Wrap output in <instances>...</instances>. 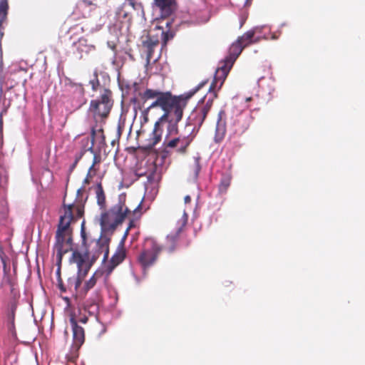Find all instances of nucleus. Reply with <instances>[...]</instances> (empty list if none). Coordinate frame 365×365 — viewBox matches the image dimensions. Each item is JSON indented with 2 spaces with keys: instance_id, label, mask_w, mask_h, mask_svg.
Segmentation results:
<instances>
[{
  "instance_id": "f257e3e1",
  "label": "nucleus",
  "mask_w": 365,
  "mask_h": 365,
  "mask_svg": "<svg viewBox=\"0 0 365 365\" xmlns=\"http://www.w3.org/2000/svg\"><path fill=\"white\" fill-rule=\"evenodd\" d=\"M207 81H204L199 83L195 88L189 91L185 97L182 96H173L169 91L162 92L159 90L147 88L140 94L141 98L146 101L149 99L155 101L150 106L149 108H160L163 111V114L155 123L152 133L150 134L147 143L144 145L145 150H151L156 144H158L162 138L163 132V125L167 124V130L168 134H175L178 133V123L182 120L184 110L187 107V101L193 95H195L200 89H201Z\"/></svg>"
},
{
  "instance_id": "f03ea898",
  "label": "nucleus",
  "mask_w": 365,
  "mask_h": 365,
  "mask_svg": "<svg viewBox=\"0 0 365 365\" xmlns=\"http://www.w3.org/2000/svg\"><path fill=\"white\" fill-rule=\"evenodd\" d=\"M110 242L109 237L101 235L95 242L93 248H87L83 254L77 250L73 251L70 262L77 265L78 276L73 279L70 278L68 283L71 287L73 286L75 290L80 287L82 279L87 274L93 264L101 255L103 254V261L108 259Z\"/></svg>"
},
{
  "instance_id": "7ed1b4c3",
  "label": "nucleus",
  "mask_w": 365,
  "mask_h": 365,
  "mask_svg": "<svg viewBox=\"0 0 365 365\" xmlns=\"http://www.w3.org/2000/svg\"><path fill=\"white\" fill-rule=\"evenodd\" d=\"M71 211V205H64V213L60 216L56 232L54 250L56 251V263L58 266V272L60 271L63 256L72 250L71 224L73 217Z\"/></svg>"
},
{
  "instance_id": "20e7f679",
  "label": "nucleus",
  "mask_w": 365,
  "mask_h": 365,
  "mask_svg": "<svg viewBox=\"0 0 365 365\" xmlns=\"http://www.w3.org/2000/svg\"><path fill=\"white\" fill-rule=\"evenodd\" d=\"M125 196H120L118 203L101 213L100 217L101 235L106 236V234L108 232L112 234L131 212V210L125 204Z\"/></svg>"
},
{
  "instance_id": "39448f33",
  "label": "nucleus",
  "mask_w": 365,
  "mask_h": 365,
  "mask_svg": "<svg viewBox=\"0 0 365 365\" xmlns=\"http://www.w3.org/2000/svg\"><path fill=\"white\" fill-rule=\"evenodd\" d=\"M216 88L217 87L211 91L209 89L210 96H205L197 103L187 118L185 129H189L190 127L193 128L194 131L200 129L212 107L214 99L217 97Z\"/></svg>"
},
{
  "instance_id": "423d86ee",
  "label": "nucleus",
  "mask_w": 365,
  "mask_h": 365,
  "mask_svg": "<svg viewBox=\"0 0 365 365\" xmlns=\"http://www.w3.org/2000/svg\"><path fill=\"white\" fill-rule=\"evenodd\" d=\"M243 49L244 48L237 41L231 45L228 56H226L223 61L220 62L219 66L215 71L213 81L210 86V91L217 86L218 90L222 87L234 63Z\"/></svg>"
},
{
  "instance_id": "0eeeda50",
  "label": "nucleus",
  "mask_w": 365,
  "mask_h": 365,
  "mask_svg": "<svg viewBox=\"0 0 365 365\" xmlns=\"http://www.w3.org/2000/svg\"><path fill=\"white\" fill-rule=\"evenodd\" d=\"M194 128L190 127L189 129H185L183 133L179 132L175 134H168L166 129V136L163 142V147L166 152L169 150H174L179 154H185L187 152V148L195 138Z\"/></svg>"
},
{
  "instance_id": "6e6552de",
  "label": "nucleus",
  "mask_w": 365,
  "mask_h": 365,
  "mask_svg": "<svg viewBox=\"0 0 365 365\" xmlns=\"http://www.w3.org/2000/svg\"><path fill=\"white\" fill-rule=\"evenodd\" d=\"M113 105L112 92L104 89L98 98L91 101L89 110L96 121L104 120L108 117Z\"/></svg>"
},
{
  "instance_id": "1a4fd4ad",
  "label": "nucleus",
  "mask_w": 365,
  "mask_h": 365,
  "mask_svg": "<svg viewBox=\"0 0 365 365\" xmlns=\"http://www.w3.org/2000/svg\"><path fill=\"white\" fill-rule=\"evenodd\" d=\"M162 250L163 246L156 240L153 238H146L142 251L138 257V261L145 269L155 263Z\"/></svg>"
},
{
  "instance_id": "9d476101",
  "label": "nucleus",
  "mask_w": 365,
  "mask_h": 365,
  "mask_svg": "<svg viewBox=\"0 0 365 365\" xmlns=\"http://www.w3.org/2000/svg\"><path fill=\"white\" fill-rule=\"evenodd\" d=\"M85 29L79 24L71 26L68 31L70 40H72V46L81 58L83 53L88 54L96 49L95 46L88 43V40L80 36Z\"/></svg>"
},
{
  "instance_id": "9b49d317",
  "label": "nucleus",
  "mask_w": 365,
  "mask_h": 365,
  "mask_svg": "<svg viewBox=\"0 0 365 365\" xmlns=\"http://www.w3.org/2000/svg\"><path fill=\"white\" fill-rule=\"evenodd\" d=\"M113 26L119 31L129 32L132 25L131 6L123 4L115 11Z\"/></svg>"
},
{
  "instance_id": "f8f14e48",
  "label": "nucleus",
  "mask_w": 365,
  "mask_h": 365,
  "mask_svg": "<svg viewBox=\"0 0 365 365\" xmlns=\"http://www.w3.org/2000/svg\"><path fill=\"white\" fill-rule=\"evenodd\" d=\"M98 8L96 0H78L70 16L73 21L89 17L92 11Z\"/></svg>"
},
{
  "instance_id": "ddd939ff",
  "label": "nucleus",
  "mask_w": 365,
  "mask_h": 365,
  "mask_svg": "<svg viewBox=\"0 0 365 365\" xmlns=\"http://www.w3.org/2000/svg\"><path fill=\"white\" fill-rule=\"evenodd\" d=\"M187 220L188 215L184 211L181 219L178 221L180 227L178 228L177 232L175 234L168 235L166 238V242L164 247H163V250L164 249L168 253H173L176 250L178 247V240L180 238V232H181L182 227H184L187 225Z\"/></svg>"
},
{
  "instance_id": "4468645a",
  "label": "nucleus",
  "mask_w": 365,
  "mask_h": 365,
  "mask_svg": "<svg viewBox=\"0 0 365 365\" xmlns=\"http://www.w3.org/2000/svg\"><path fill=\"white\" fill-rule=\"evenodd\" d=\"M69 321L73 331V349L77 351L85 341L84 329L77 324V320L74 314H71Z\"/></svg>"
},
{
  "instance_id": "2eb2a0df",
  "label": "nucleus",
  "mask_w": 365,
  "mask_h": 365,
  "mask_svg": "<svg viewBox=\"0 0 365 365\" xmlns=\"http://www.w3.org/2000/svg\"><path fill=\"white\" fill-rule=\"evenodd\" d=\"M109 274L103 269H97L91 277L85 282L83 287V290L87 293L90 289L93 288L96 285L104 284L108 278Z\"/></svg>"
},
{
  "instance_id": "dca6fc26",
  "label": "nucleus",
  "mask_w": 365,
  "mask_h": 365,
  "mask_svg": "<svg viewBox=\"0 0 365 365\" xmlns=\"http://www.w3.org/2000/svg\"><path fill=\"white\" fill-rule=\"evenodd\" d=\"M9 6L8 0H0V71L3 68L1 39L4 35V30L7 22Z\"/></svg>"
},
{
  "instance_id": "f3484780",
  "label": "nucleus",
  "mask_w": 365,
  "mask_h": 365,
  "mask_svg": "<svg viewBox=\"0 0 365 365\" xmlns=\"http://www.w3.org/2000/svg\"><path fill=\"white\" fill-rule=\"evenodd\" d=\"M127 255L126 249L125 247L124 242L121 241L114 253L112 256L109 264H108L106 272L108 274H110V272L120 263L123 262L125 259Z\"/></svg>"
},
{
  "instance_id": "a211bd4d",
  "label": "nucleus",
  "mask_w": 365,
  "mask_h": 365,
  "mask_svg": "<svg viewBox=\"0 0 365 365\" xmlns=\"http://www.w3.org/2000/svg\"><path fill=\"white\" fill-rule=\"evenodd\" d=\"M154 1L160 11L162 18H168L176 9L175 0H154Z\"/></svg>"
},
{
  "instance_id": "6ab92c4d",
  "label": "nucleus",
  "mask_w": 365,
  "mask_h": 365,
  "mask_svg": "<svg viewBox=\"0 0 365 365\" xmlns=\"http://www.w3.org/2000/svg\"><path fill=\"white\" fill-rule=\"evenodd\" d=\"M225 117V111L221 110L218 113V118L215 130V139L217 141L221 140L225 137L226 133Z\"/></svg>"
},
{
  "instance_id": "aec40b11",
  "label": "nucleus",
  "mask_w": 365,
  "mask_h": 365,
  "mask_svg": "<svg viewBox=\"0 0 365 365\" xmlns=\"http://www.w3.org/2000/svg\"><path fill=\"white\" fill-rule=\"evenodd\" d=\"M255 30H250L245 33L242 36H240L237 41L245 48V47L259 41V38H255Z\"/></svg>"
},
{
  "instance_id": "412c9836",
  "label": "nucleus",
  "mask_w": 365,
  "mask_h": 365,
  "mask_svg": "<svg viewBox=\"0 0 365 365\" xmlns=\"http://www.w3.org/2000/svg\"><path fill=\"white\" fill-rule=\"evenodd\" d=\"M96 130L95 128H92L91 130V136L84 137L81 140V150L83 152V155L85 152L90 150L91 153H93V145H94V139H95Z\"/></svg>"
},
{
  "instance_id": "4be33fe9",
  "label": "nucleus",
  "mask_w": 365,
  "mask_h": 365,
  "mask_svg": "<svg viewBox=\"0 0 365 365\" xmlns=\"http://www.w3.org/2000/svg\"><path fill=\"white\" fill-rule=\"evenodd\" d=\"M17 307V299L15 295L9 300L6 314L8 321L14 324L15 319V313Z\"/></svg>"
},
{
  "instance_id": "5701e85b",
  "label": "nucleus",
  "mask_w": 365,
  "mask_h": 365,
  "mask_svg": "<svg viewBox=\"0 0 365 365\" xmlns=\"http://www.w3.org/2000/svg\"><path fill=\"white\" fill-rule=\"evenodd\" d=\"M95 192L97 199L98 205L101 207H105L106 205V195L102 186L101 182L96 185L95 187Z\"/></svg>"
},
{
  "instance_id": "b1692460",
  "label": "nucleus",
  "mask_w": 365,
  "mask_h": 365,
  "mask_svg": "<svg viewBox=\"0 0 365 365\" xmlns=\"http://www.w3.org/2000/svg\"><path fill=\"white\" fill-rule=\"evenodd\" d=\"M145 175L147 176V183L150 185L158 183L160 179V174L157 172L155 166H153V169Z\"/></svg>"
},
{
  "instance_id": "393cba45",
  "label": "nucleus",
  "mask_w": 365,
  "mask_h": 365,
  "mask_svg": "<svg viewBox=\"0 0 365 365\" xmlns=\"http://www.w3.org/2000/svg\"><path fill=\"white\" fill-rule=\"evenodd\" d=\"M155 31H158L159 34L160 35V38L163 41V43L164 45L167 43V42L173 38L174 34L171 31H165L161 27L156 26L155 28Z\"/></svg>"
},
{
  "instance_id": "a878e982",
  "label": "nucleus",
  "mask_w": 365,
  "mask_h": 365,
  "mask_svg": "<svg viewBox=\"0 0 365 365\" xmlns=\"http://www.w3.org/2000/svg\"><path fill=\"white\" fill-rule=\"evenodd\" d=\"M64 205H66L63 204V206ZM69 205H71V210H72L71 213L73 217V220L71 221V222L76 220L77 219L83 217L84 210H83V207L82 205H75L74 204H70Z\"/></svg>"
},
{
  "instance_id": "bb28decb",
  "label": "nucleus",
  "mask_w": 365,
  "mask_h": 365,
  "mask_svg": "<svg viewBox=\"0 0 365 365\" xmlns=\"http://www.w3.org/2000/svg\"><path fill=\"white\" fill-rule=\"evenodd\" d=\"M143 45L147 49L146 58L147 61L149 63L153 58L154 49L157 47V40L150 43L143 41Z\"/></svg>"
},
{
  "instance_id": "cd10ccee",
  "label": "nucleus",
  "mask_w": 365,
  "mask_h": 365,
  "mask_svg": "<svg viewBox=\"0 0 365 365\" xmlns=\"http://www.w3.org/2000/svg\"><path fill=\"white\" fill-rule=\"evenodd\" d=\"M160 39H161L160 35L159 34V33H158V31H155L154 29L153 30L149 31L147 36V39L144 41L147 43H150L152 41H154L155 40H157L158 46L159 45Z\"/></svg>"
},
{
  "instance_id": "c85d7f7f",
  "label": "nucleus",
  "mask_w": 365,
  "mask_h": 365,
  "mask_svg": "<svg viewBox=\"0 0 365 365\" xmlns=\"http://www.w3.org/2000/svg\"><path fill=\"white\" fill-rule=\"evenodd\" d=\"M98 310V306L96 304H91L90 306H84L83 312L88 314V315L91 316L95 314V312Z\"/></svg>"
},
{
  "instance_id": "c756f323",
  "label": "nucleus",
  "mask_w": 365,
  "mask_h": 365,
  "mask_svg": "<svg viewBox=\"0 0 365 365\" xmlns=\"http://www.w3.org/2000/svg\"><path fill=\"white\" fill-rule=\"evenodd\" d=\"M101 161V157L100 155L95 153L93 158V163L90 168H92V171L97 173L98 168H96L97 164H99Z\"/></svg>"
},
{
  "instance_id": "7c9ffc66",
  "label": "nucleus",
  "mask_w": 365,
  "mask_h": 365,
  "mask_svg": "<svg viewBox=\"0 0 365 365\" xmlns=\"http://www.w3.org/2000/svg\"><path fill=\"white\" fill-rule=\"evenodd\" d=\"M92 168H89L88 170V173H87V175H86V177L85 178V179L83 180V185H88L91 181V179L96 175V173L95 172H93L92 171Z\"/></svg>"
},
{
  "instance_id": "2f4dec72",
  "label": "nucleus",
  "mask_w": 365,
  "mask_h": 365,
  "mask_svg": "<svg viewBox=\"0 0 365 365\" xmlns=\"http://www.w3.org/2000/svg\"><path fill=\"white\" fill-rule=\"evenodd\" d=\"M81 237L82 238V244L84 245V246H86V243H87V235H86V229H85V222L83 221L82 224H81Z\"/></svg>"
},
{
  "instance_id": "473e14b6",
  "label": "nucleus",
  "mask_w": 365,
  "mask_h": 365,
  "mask_svg": "<svg viewBox=\"0 0 365 365\" xmlns=\"http://www.w3.org/2000/svg\"><path fill=\"white\" fill-rule=\"evenodd\" d=\"M229 186H230V180L227 179V178L222 179L220 184V190L225 191Z\"/></svg>"
},
{
  "instance_id": "72a5a7b5",
  "label": "nucleus",
  "mask_w": 365,
  "mask_h": 365,
  "mask_svg": "<svg viewBox=\"0 0 365 365\" xmlns=\"http://www.w3.org/2000/svg\"><path fill=\"white\" fill-rule=\"evenodd\" d=\"M7 259L8 258L4 259H2V260H1L3 264V272L5 276H8L10 272V268L7 264Z\"/></svg>"
},
{
  "instance_id": "f704fd0d",
  "label": "nucleus",
  "mask_w": 365,
  "mask_h": 365,
  "mask_svg": "<svg viewBox=\"0 0 365 365\" xmlns=\"http://www.w3.org/2000/svg\"><path fill=\"white\" fill-rule=\"evenodd\" d=\"M88 317L86 314V313H81L80 312V317L78 319H76L77 323L81 322L83 324H86L88 322Z\"/></svg>"
},
{
  "instance_id": "c9c22d12",
  "label": "nucleus",
  "mask_w": 365,
  "mask_h": 365,
  "mask_svg": "<svg viewBox=\"0 0 365 365\" xmlns=\"http://www.w3.org/2000/svg\"><path fill=\"white\" fill-rule=\"evenodd\" d=\"M3 117L2 115L0 114V147L3 145Z\"/></svg>"
},
{
  "instance_id": "e433bc0d",
  "label": "nucleus",
  "mask_w": 365,
  "mask_h": 365,
  "mask_svg": "<svg viewBox=\"0 0 365 365\" xmlns=\"http://www.w3.org/2000/svg\"><path fill=\"white\" fill-rule=\"evenodd\" d=\"M82 156H83V152H80L78 154H77L76 155L75 161L71 167V170H73L75 168V167L76 166L77 163L81 160Z\"/></svg>"
},
{
  "instance_id": "4c0bfd02",
  "label": "nucleus",
  "mask_w": 365,
  "mask_h": 365,
  "mask_svg": "<svg viewBox=\"0 0 365 365\" xmlns=\"http://www.w3.org/2000/svg\"><path fill=\"white\" fill-rule=\"evenodd\" d=\"M90 83L92 86V89L93 91H96L98 88V86H99V81H98V78L96 77L95 80L91 81Z\"/></svg>"
},
{
  "instance_id": "58836bf2",
  "label": "nucleus",
  "mask_w": 365,
  "mask_h": 365,
  "mask_svg": "<svg viewBox=\"0 0 365 365\" xmlns=\"http://www.w3.org/2000/svg\"><path fill=\"white\" fill-rule=\"evenodd\" d=\"M193 170H194V172L195 173V175H197L200 170V165L198 160L195 161Z\"/></svg>"
},
{
  "instance_id": "ea45409f",
  "label": "nucleus",
  "mask_w": 365,
  "mask_h": 365,
  "mask_svg": "<svg viewBox=\"0 0 365 365\" xmlns=\"http://www.w3.org/2000/svg\"><path fill=\"white\" fill-rule=\"evenodd\" d=\"M7 257L6 256L4 250H3V248L1 247H0V259L1 260H2V259H6Z\"/></svg>"
},
{
  "instance_id": "a19ab883",
  "label": "nucleus",
  "mask_w": 365,
  "mask_h": 365,
  "mask_svg": "<svg viewBox=\"0 0 365 365\" xmlns=\"http://www.w3.org/2000/svg\"><path fill=\"white\" fill-rule=\"evenodd\" d=\"M184 202L185 204H188L191 202V197L190 195H186L185 197H184Z\"/></svg>"
},
{
  "instance_id": "79ce46f5",
  "label": "nucleus",
  "mask_w": 365,
  "mask_h": 365,
  "mask_svg": "<svg viewBox=\"0 0 365 365\" xmlns=\"http://www.w3.org/2000/svg\"><path fill=\"white\" fill-rule=\"evenodd\" d=\"M84 192V187H81L77 190V195L78 197H80L82 195L83 192Z\"/></svg>"
},
{
  "instance_id": "37998d69",
  "label": "nucleus",
  "mask_w": 365,
  "mask_h": 365,
  "mask_svg": "<svg viewBox=\"0 0 365 365\" xmlns=\"http://www.w3.org/2000/svg\"><path fill=\"white\" fill-rule=\"evenodd\" d=\"M70 84L72 85V86H74V85L75 86H78L79 87L80 90H81V93L82 94H83V88L81 84H76V83H70Z\"/></svg>"
},
{
  "instance_id": "c03bdc74",
  "label": "nucleus",
  "mask_w": 365,
  "mask_h": 365,
  "mask_svg": "<svg viewBox=\"0 0 365 365\" xmlns=\"http://www.w3.org/2000/svg\"><path fill=\"white\" fill-rule=\"evenodd\" d=\"M171 24H172V21H170V20H168V21L165 22L166 27H168V28H170Z\"/></svg>"
},
{
  "instance_id": "a18cd8bd",
  "label": "nucleus",
  "mask_w": 365,
  "mask_h": 365,
  "mask_svg": "<svg viewBox=\"0 0 365 365\" xmlns=\"http://www.w3.org/2000/svg\"><path fill=\"white\" fill-rule=\"evenodd\" d=\"M141 202H140L138 205V206L136 207V208L134 209L133 212H135L138 209H140V207H141Z\"/></svg>"
},
{
  "instance_id": "49530a36",
  "label": "nucleus",
  "mask_w": 365,
  "mask_h": 365,
  "mask_svg": "<svg viewBox=\"0 0 365 365\" xmlns=\"http://www.w3.org/2000/svg\"><path fill=\"white\" fill-rule=\"evenodd\" d=\"M59 287H60V289L63 291V292H65V289L63 288V285L61 284H59Z\"/></svg>"
},
{
  "instance_id": "de8ad7c7",
  "label": "nucleus",
  "mask_w": 365,
  "mask_h": 365,
  "mask_svg": "<svg viewBox=\"0 0 365 365\" xmlns=\"http://www.w3.org/2000/svg\"><path fill=\"white\" fill-rule=\"evenodd\" d=\"M59 287H60V289L63 291V292H65V289L63 288V285L61 284H59Z\"/></svg>"
},
{
  "instance_id": "09e8293b",
  "label": "nucleus",
  "mask_w": 365,
  "mask_h": 365,
  "mask_svg": "<svg viewBox=\"0 0 365 365\" xmlns=\"http://www.w3.org/2000/svg\"><path fill=\"white\" fill-rule=\"evenodd\" d=\"M250 101H252V98L251 97H249V98H246V101L247 102Z\"/></svg>"
},
{
  "instance_id": "8fccbe9b",
  "label": "nucleus",
  "mask_w": 365,
  "mask_h": 365,
  "mask_svg": "<svg viewBox=\"0 0 365 365\" xmlns=\"http://www.w3.org/2000/svg\"><path fill=\"white\" fill-rule=\"evenodd\" d=\"M76 356H72L71 359H69V360L73 361L74 358H76Z\"/></svg>"
}]
</instances>
